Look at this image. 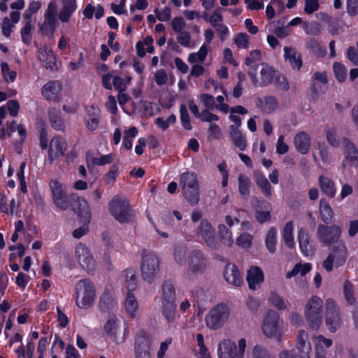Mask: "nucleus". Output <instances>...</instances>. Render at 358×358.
I'll return each instance as SVG.
<instances>
[{
    "mask_svg": "<svg viewBox=\"0 0 358 358\" xmlns=\"http://www.w3.org/2000/svg\"><path fill=\"white\" fill-rule=\"evenodd\" d=\"M141 272L143 280L152 283L160 272V260L152 250L144 249L141 254Z\"/></svg>",
    "mask_w": 358,
    "mask_h": 358,
    "instance_id": "obj_1",
    "label": "nucleus"
},
{
    "mask_svg": "<svg viewBox=\"0 0 358 358\" xmlns=\"http://www.w3.org/2000/svg\"><path fill=\"white\" fill-rule=\"evenodd\" d=\"M109 210L114 218L120 223H132L135 220L134 210L129 201L115 196L108 203Z\"/></svg>",
    "mask_w": 358,
    "mask_h": 358,
    "instance_id": "obj_2",
    "label": "nucleus"
},
{
    "mask_svg": "<svg viewBox=\"0 0 358 358\" xmlns=\"http://www.w3.org/2000/svg\"><path fill=\"white\" fill-rule=\"evenodd\" d=\"M323 301L317 296H313L304 308V316L310 328L317 330L322 322Z\"/></svg>",
    "mask_w": 358,
    "mask_h": 358,
    "instance_id": "obj_3",
    "label": "nucleus"
},
{
    "mask_svg": "<svg viewBox=\"0 0 358 358\" xmlns=\"http://www.w3.org/2000/svg\"><path fill=\"white\" fill-rule=\"evenodd\" d=\"M76 302L80 308H89L92 306L95 296V287L92 282L87 279L79 280L75 287Z\"/></svg>",
    "mask_w": 358,
    "mask_h": 358,
    "instance_id": "obj_4",
    "label": "nucleus"
},
{
    "mask_svg": "<svg viewBox=\"0 0 358 358\" xmlns=\"http://www.w3.org/2000/svg\"><path fill=\"white\" fill-rule=\"evenodd\" d=\"M275 73L272 66L266 63H261L252 66L248 75L255 86L264 87L272 83Z\"/></svg>",
    "mask_w": 358,
    "mask_h": 358,
    "instance_id": "obj_5",
    "label": "nucleus"
},
{
    "mask_svg": "<svg viewBox=\"0 0 358 358\" xmlns=\"http://www.w3.org/2000/svg\"><path fill=\"white\" fill-rule=\"evenodd\" d=\"M348 257V249L342 241L336 242L330 249L327 259L323 261L322 266L327 272L333 270L334 264L336 267L343 266Z\"/></svg>",
    "mask_w": 358,
    "mask_h": 358,
    "instance_id": "obj_6",
    "label": "nucleus"
},
{
    "mask_svg": "<svg viewBox=\"0 0 358 358\" xmlns=\"http://www.w3.org/2000/svg\"><path fill=\"white\" fill-rule=\"evenodd\" d=\"M229 315V307L224 303H220L211 309L206 315V325L211 329H218L227 321Z\"/></svg>",
    "mask_w": 358,
    "mask_h": 358,
    "instance_id": "obj_7",
    "label": "nucleus"
},
{
    "mask_svg": "<svg viewBox=\"0 0 358 358\" xmlns=\"http://www.w3.org/2000/svg\"><path fill=\"white\" fill-rule=\"evenodd\" d=\"M279 314L273 310H268L263 320L262 331L268 338H275L278 340L281 337Z\"/></svg>",
    "mask_w": 358,
    "mask_h": 358,
    "instance_id": "obj_8",
    "label": "nucleus"
},
{
    "mask_svg": "<svg viewBox=\"0 0 358 358\" xmlns=\"http://www.w3.org/2000/svg\"><path fill=\"white\" fill-rule=\"evenodd\" d=\"M196 234L201 237L206 246L211 250H217L220 248V245L215 236V230L206 219L201 220L196 229Z\"/></svg>",
    "mask_w": 358,
    "mask_h": 358,
    "instance_id": "obj_9",
    "label": "nucleus"
},
{
    "mask_svg": "<svg viewBox=\"0 0 358 358\" xmlns=\"http://www.w3.org/2000/svg\"><path fill=\"white\" fill-rule=\"evenodd\" d=\"M104 330L116 343H122L125 341L126 325L122 324L115 315L108 317L104 326Z\"/></svg>",
    "mask_w": 358,
    "mask_h": 358,
    "instance_id": "obj_10",
    "label": "nucleus"
},
{
    "mask_svg": "<svg viewBox=\"0 0 358 358\" xmlns=\"http://www.w3.org/2000/svg\"><path fill=\"white\" fill-rule=\"evenodd\" d=\"M325 323L331 332H336L342 324L339 308L331 299L326 301Z\"/></svg>",
    "mask_w": 358,
    "mask_h": 358,
    "instance_id": "obj_11",
    "label": "nucleus"
},
{
    "mask_svg": "<svg viewBox=\"0 0 358 358\" xmlns=\"http://www.w3.org/2000/svg\"><path fill=\"white\" fill-rule=\"evenodd\" d=\"M54 204L59 209L65 210L70 206L71 199L64 187L56 180L50 182Z\"/></svg>",
    "mask_w": 358,
    "mask_h": 358,
    "instance_id": "obj_12",
    "label": "nucleus"
},
{
    "mask_svg": "<svg viewBox=\"0 0 358 358\" xmlns=\"http://www.w3.org/2000/svg\"><path fill=\"white\" fill-rule=\"evenodd\" d=\"M207 266L208 259L201 250L194 249L191 251L188 256V267L192 274L203 273Z\"/></svg>",
    "mask_w": 358,
    "mask_h": 358,
    "instance_id": "obj_13",
    "label": "nucleus"
},
{
    "mask_svg": "<svg viewBox=\"0 0 358 358\" xmlns=\"http://www.w3.org/2000/svg\"><path fill=\"white\" fill-rule=\"evenodd\" d=\"M341 234V229L337 225L326 226L320 224L317 230V236L319 241L325 244L330 245L332 243L338 242Z\"/></svg>",
    "mask_w": 358,
    "mask_h": 358,
    "instance_id": "obj_14",
    "label": "nucleus"
},
{
    "mask_svg": "<svg viewBox=\"0 0 358 358\" xmlns=\"http://www.w3.org/2000/svg\"><path fill=\"white\" fill-rule=\"evenodd\" d=\"M151 338L144 331L141 330L136 336L135 340V357L136 358H150V348Z\"/></svg>",
    "mask_w": 358,
    "mask_h": 358,
    "instance_id": "obj_15",
    "label": "nucleus"
},
{
    "mask_svg": "<svg viewBox=\"0 0 358 358\" xmlns=\"http://www.w3.org/2000/svg\"><path fill=\"white\" fill-rule=\"evenodd\" d=\"M72 210L80 217H83L85 221L90 222L91 217L89 205L87 201L76 194H71L70 195Z\"/></svg>",
    "mask_w": 358,
    "mask_h": 358,
    "instance_id": "obj_16",
    "label": "nucleus"
},
{
    "mask_svg": "<svg viewBox=\"0 0 358 358\" xmlns=\"http://www.w3.org/2000/svg\"><path fill=\"white\" fill-rule=\"evenodd\" d=\"M76 253L78 261L84 270L88 273L94 271L95 262L90 251L87 248L80 244L76 247Z\"/></svg>",
    "mask_w": 358,
    "mask_h": 358,
    "instance_id": "obj_17",
    "label": "nucleus"
},
{
    "mask_svg": "<svg viewBox=\"0 0 358 358\" xmlns=\"http://www.w3.org/2000/svg\"><path fill=\"white\" fill-rule=\"evenodd\" d=\"M67 143L66 141L60 136H55L50 142L48 150V159L52 163L59 157L64 155L66 150Z\"/></svg>",
    "mask_w": 358,
    "mask_h": 358,
    "instance_id": "obj_18",
    "label": "nucleus"
},
{
    "mask_svg": "<svg viewBox=\"0 0 358 358\" xmlns=\"http://www.w3.org/2000/svg\"><path fill=\"white\" fill-rule=\"evenodd\" d=\"M343 143L344 144L345 159L343 162L342 168H345L346 162H348L352 166L358 168V150L348 138H344Z\"/></svg>",
    "mask_w": 358,
    "mask_h": 358,
    "instance_id": "obj_19",
    "label": "nucleus"
},
{
    "mask_svg": "<svg viewBox=\"0 0 358 358\" xmlns=\"http://www.w3.org/2000/svg\"><path fill=\"white\" fill-rule=\"evenodd\" d=\"M62 90V83L58 80H52L43 87L41 92L47 100L58 102Z\"/></svg>",
    "mask_w": 358,
    "mask_h": 358,
    "instance_id": "obj_20",
    "label": "nucleus"
},
{
    "mask_svg": "<svg viewBox=\"0 0 358 358\" xmlns=\"http://www.w3.org/2000/svg\"><path fill=\"white\" fill-rule=\"evenodd\" d=\"M224 278L228 284L239 287L243 283V278L237 266L234 264H227L224 271Z\"/></svg>",
    "mask_w": 358,
    "mask_h": 358,
    "instance_id": "obj_21",
    "label": "nucleus"
},
{
    "mask_svg": "<svg viewBox=\"0 0 358 358\" xmlns=\"http://www.w3.org/2000/svg\"><path fill=\"white\" fill-rule=\"evenodd\" d=\"M217 353L219 358H238L237 346L234 342L229 339L219 343Z\"/></svg>",
    "mask_w": 358,
    "mask_h": 358,
    "instance_id": "obj_22",
    "label": "nucleus"
},
{
    "mask_svg": "<svg viewBox=\"0 0 358 358\" xmlns=\"http://www.w3.org/2000/svg\"><path fill=\"white\" fill-rule=\"evenodd\" d=\"M296 348L298 349L300 358H309L311 351V345L308 341V334L304 330H300L297 336Z\"/></svg>",
    "mask_w": 358,
    "mask_h": 358,
    "instance_id": "obj_23",
    "label": "nucleus"
},
{
    "mask_svg": "<svg viewBox=\"0 0 358 358\" xmlns=\"http://www.w3.org/2000/svg\"><path fill=\"white\" fill-rule=\"evenodd\" d=\"M38 59L43 65L52 71L57 69L56 57L51 50L46 46L40 48L38 50Z\"/></svg>",
    "mask_w": 358,
    "mask_h": 358,
    "instance_id": "obj_24",
    "label": "nucleus"
},
{
    "mask_svg": "<svg viewBox=\"0 0 358 358\" xmlns=\"http://www.w3.org/2000/svg\"><path fill=\"white\" fill-rule=\"evenodd\" d=\"M85 124L90 131L96 130L100 122V110L99 108L92 106L87 110V115L85 118Z\"/></svg>",
    "mask_w": 358,
    "mask_h": 358,
    "instance_id": "obj_25",
    "label": "nucleus"
},
{
    "mask_svg": "<svg viewBox=\"0 0 358 358\" xmlns=\"http://www.w3.org/2000/svg\"><path fill=\"white\" fill-rule=\"evenodd\" d=\"M246 280L250 289L255 290L259 284L263 282L264 273L259 267L252 266L248 271Z\"/></svg>",
    "mask_w": 358,
    "mask_h": 358,
    "instance_id": "obj_26",
    "label": "nucleus"
},
{
    "mask_svg": "<svg viewBox=\"0 0 358 358\" xmlns=\"http://www.w3.org/2000/svg\"><path fill=\"white\" fill-rule=\"evenodd\" d=\"M76 8V0H62V8L58 14L59 20L62 22H69Z\"/></svg>",
    "mask_w": 358,
    "mask_h": 358,
    "instance_id": "obj_27",
    "label": "nucleus"
},
{
    "mask_svg": "<svg viewBox=\"0 0 358 358\" xmlns=\"http://www.w3.org/2000/svg\"><path fill=\"white\" fill-rule=\"evenodd\" d=\"M298 240L300 249L303 254L306 257L312 256L315 252V248L310 243L308 235L305 229L301 228L299 229Z\"/></svg>",
    "mask_w": 358,
    "mask_h": 358,
    "instance_id": "obj_28",
    "label": "nucleus"
},
{
    "mask_svg": "<svg viewBox=\"0 0 358 358\" xmlns=\"http://www.w3.org/2000/svg\"><path fill=\"white\" fill-rule=\"evenodd\" d=\"M294 143L297 151L301 154L308 153L310 147V138L304 131H300L294 138Z\"/></svg>",
    "mask_w": 358,
    "mask_h": 358,
    "instance_id": "obj_29",
    "label": "nucleus"
},
{
    "mask_svg": "<svg viewBox=\"0 0 358 358\" xmlns=\"http://www.w3.org/2000/svg\"><path fill=\"white\" fill-rule=\"evenodd\" d=\"M318 183L324 194L331 199L335 196L336 187L333 180L324 176H320L318 178Z\"/></svg>",
    "mask_w": 358,
    "mask_h": 358,
    "instance_id": "obj_30",
    "label": "nucleus"
},
{
    "mask_svg": "<svg viewBox=\"0 0 358 358\" xmlns=\"http://www.w3.org/2000/svg\"><path fill=\"white\" fill-rule=\"evenodd\" d=\"M229 132L234 145L240 150H245L247 147V140L240 129L235 127V125H231L229 127Z\"/></svg>",
    "mask_w": 358,
    "mask_h": 358,
    "instance_id": "obj_31",
    "label": "nucleus"
},
{
    "mask_svg": "<svg viewBox=\"0 0 358 358\" xmlns=\"http://www.w3.org/2000/svg\"><path fill=\"white\" fill-rule=\"evenodd\" d=\"M180 185L182 191L199 186L196 174L189 171L182 173L180 176Z\"/></svg>",
    "mask_w": 358,
    "mask_h": 358,
    "instance_id": "obj_32",
    "label": "nucleus"
},
{
    "mask_svg": "<svg viewBox=\"0 0 358 358\" xmlns=\"http://www.w3.org/2000/svg\"><path fill=\"white\" fill-rule=\"evenodd\" d=\"M285 58L288 60L291 66L294 69H299L302 66V59L301 55L296 50L291 47H285Z\"/></svg>",
    "mask_w": 358,
    "mask_h": 358,
    "instance_id": "obj_33",
    "label": "nucleus"
},
{
    "mask_svg": "<svg viewBox=\"0 0 358 358\" xmlns=\"http://www.w3.org/2000/svg\"><path fill=\"white\" fill-rule=\"evenodd\" d=\"M48 118L52 127L55 130L61 131L64 129V121L59 110L50 108L48 110Z\"/></svg>",
    "mask_w": 358,
    "mask_h": 358,
    "instance_id": "obj_34",
    "label": "nucleus"
},
{
    "mask_svg": "<svg viewBox=\"0 0 358 358\" xmlns=\"http://www.w3.org/2000/svg\"><path fill=\"white\" fill-rule=\"evenodd\" d=\"M254 179L264 195L266 197L271 196V186L264 175L261 172H255L254 173Z\"/></svg>",
    "mask_w": 358,
    "mask_h": 358,
    "instance_id": "obj_35",
    "label": "nucleus"
},
{
    "mask_svg": "<svg viewBox=\"0 0 358 358\" xmlns=\"http://www.w3.org/2000/svg\"><path fill=\"white\" fill-rule=\"evenodd\" d=\"M162 302H176V289L170 280H165L162 285Z\"/></svg>",
    "mask_w": 358,
    "mask_h": 358,
    "instance_id": "obj_36",
    "label": "nucleus"
},
{
    "mask_svg": "<svg viewBox=\"0 0 358 358\" xmlns=\"http://www.w3.org/2000/svg\"><path fill=\"white\" fill-rule=\"evenodd\" d=\"M123 276L124 278V285L128 290L131 292L137 288V277L136 271L133 268H127L123 271Z\"/></svg>",
    "mask_w": 358,
    "mask_h": 358,
    "instance_id": "obj_37",
    "label": "nucleus"
},
{
    "mask_svg": "<svg viewBox=\"0 0 358 358\" xmlns=\"http://www.w3.org/2000/svg\"><path fill=\"white\" fill-rule=\"evenodd\" d=\"M57 18L51 17H44V21L38 25L39 30L43 34L52 35L56 30Z\"/></svg>",
    "mask_w": 358,
    "mask_h": 358,
    "instance_id": "obj_38",
    "label": "nucleus"
},
{
    "mask_svg": "<svg viewBox=\"0 0 358 358\" xmlns=\"http://www.w3.org/2000/svg\"><path fill=\"white\" fill-rule=\"evenodd\" d=\"M320 211L322 220L329 224L331 222L334 216V211L325 199H321L320 201Z\"/></svg>",
    "mask_w": 358,
    "mask_h": 358,
    "instance_id": "obj_39",
    "label": "nucleus"
},
{
    "mask_svg": "<svg viewBox=\"0 0 358 358\" xmlns=\"http://www.w3.org/2000/svg\"><path fill=\"white\" fill-rule=\"evenodd\" d=\"M218 234L220 242L222 244L229 247L232 245L234 243L231 231L229 230L228 227L225 224H220L218 225Z\"/></svg>",
    "mask_w": 358,
    "mask_h": 358,
    "instance_id": "obj_40",
    "label": "nucleus"
},
{
    "mask_svg": "<svg viewBox=\"0 0 358 358\" xmlns=\"http://www.w3.org/2000/svg\"><path fill=\"white\" fill-rule=\"evenodd\" d=\"M187 201L191 206H196L199 201V186L182 191Z\"/></svg>",
    "mask_w": 358,
    "mask_h": 358,
    "instance_id": "obj_41",
    "label": "nucleus"
},
{
    "mask_svg": "<svg viewBox=\"0 0 358 358\" xmlns=\"http://www.w3.org/2000/svg\"><path fill=\"white\" fill-rule=\"evenodd\" d=\"M264 210L257 209L255 210V217L259 223H264L271 220V215L270 213L271 205L268 202L263 201Z\"/></svg>",
    "mask_w": 358,
    "mask_h": 358,
    "instance_id": "obj_42",
    "label": "nucleus"
},
{
    "mask_svg": "<svg viewBox=\"0 0 358 358\" xmlns=\"http://www.w3.org/2000/svg\"><path fill=\"white\" fill-rule=\"evenodd\" d=\"M187 246L183 243L177 244L173 248V258L177 264L182 265L185 262Z\"/></svg>",
    "mask_w": 358,
    "mask_h": 358,
    "instance_id": "obj_43",
    "label": "nucleus"
},
{
    "mask_svg": "<svg viewBox=\"0 0 358 358\" xmlns=\"http://www.w3.org/2000/svg\"><path fill=\"white\" fill-rule=\"evenodd\" d=\"M238 182L239 194L242 196L248 197L250 195V178L243 174H240L238 176Z\"/></svg>",
    "mask_w": 358,
    "mask_h": 358,
    "instance_id": "obj_44",
    "label": "nucleus"
},
{
    "mask_svg": "<svg viewBox=\"0 0 358 358\" xmlns=\"http://www.w3.org/2000/svg\"><path fill=\"white\" fill-rule=\"evenodd\" d=\"M162 314L167 322H173L176 316V302H162Z\"/></svg>",
    "mask_w": 358,
    "mask_h": 358,
    "instance_id": "obj_45",
    "label": "nucleus"
},
{
    "mask_svg": "<svg viewBox=\"0 0 358 358\" xmlns=\"http://www.w3.org/2000/svg\"><path fill=\"white\" fill-rule=\"evenodd\" d=\"M293 229V223L291 221L287 222L283 229V239L286 246L289 248H292L294 245Z\"/></svg>",
    "mask_w": 358,
    "mask_h": 358,
    "instance_id": "obj_46",
    "label": "nucleus"
},
{
    "mask_svg": "<svg viewBox=\"0 0 358 358\" xmlns=\"http://www.w3.org/2000/svg\"><path fill=\"white\" fill-rule=\"evenodd\" d=\"M124 306L126 311L129 314V315L131 317H134L135 313L138 309V305L135 296L131 292H128Z\"/></svg>",
    "mask_w": 358,
    "mask_h": 358,
    "instance_id": "obj_47",
    "label": "nucleus"
},
{
    "mask_svg": "<svg viewBox=\"0 0 358 358\" xmlns=\"http://www.w3.org/2000/svg\"><path fill=\"white\" fill-rule=\"evenodd\" d=\"M310 270L311 264L309 263L304 264H296L291 271L287 273L286 277L287 278H291L299 273H300L301 276H303Z\"/></svg>",
    "mask_w": 358,
    "mask_h": 358,
    "instance_id": "obj_48",
    "label": "nucleus"
},
{
    "mask_svg": "<svg viewBox=\"0 0 358 358\" xmlns=\"http://www.w3.org/2000/svg\"><path fill=\"white\" fill-rule=\"evenodd\" d=\"M343 294L349 305H353L356 303V299L354 294V286L349 280H346L344 282Z\"/></svg>",
    "mask_w": 358,
    "mask_h": 358,
    "instance_id": "obj_49",
    "label": "nucleus"
},
{
    "mask_svg": "<svg viewBox=\"0 0 358 358\" xmlns=\"http://www.w3.org/2000/svg\"><path fill=\"white\" fill-rule=\"evenodd\" d=\"M265 242L268 250L271 253H274L275 252V245L277 242L276 230L275 228L272 227L268 230Z\"/></svg>",
    "mask_w": 358,
    "mask_h": 358,
    "instance_id": "obj_50",
    "label": "nucleus"
},
{
    "mask_svg": "<svg viewBox=\"0 0 358 358\" xmlns=\"http://www.w3.org/2000/svg\"><path fill=\"white\" fill-rule=\"evenodd\" d=\"M208 53V48L205 45H203L199 51L196 53H191L188 57V62L190 64H195L198 61L202 62L205 60Z\"/></svg>",
    "mask_w": 358,
    "mask_h": 358,
    "instance_id": "obj_51",
    "label": "nucleus"
},
{
    "mask_svg": "<svg viewBox=\"0 0 358 358\" xmlns=\"http://www.w3.org/2000/svg\"><path fill=\"white\" fill-rule=\"evenodd\" d=\"M34 27L31 25V23L26 22L24 26L21 29L20 34L22 41L24 43L28 45L31 41V32Z\"/></svg>",
    "mask_w": 358,
    "mask_h": 358,
    "instance_id": "obj_52",
    "label": "nucleus"
},
{
    "mask_svg": "<svg viewBox=\"0 0 358 358\" xmlns=\"http://www.w3.org/2000/svg\"><path fill=\"white\" fill-rule=\"evenodd\" d=\"M1 71L5 81L13 82L17 76V73L14 71H10L9 66L6 62L1 63Z\"/></svg>",
    "mask_w": 358,
    "mask_h": 358,
    "instance_id": "obj_53",
    "label": "nucleus"
},
{
    "mask_svg": "<svg viewBox=\"0 0 358 358\" xmlns=\"http://www.w3.org/2000/svg\"><path fill=\"white\" fill-rule=\"evenodd\" d=\"M335 77L340 83L343 82L347 76V70L345 67L339 62H336L333 66Z\"/></svg>",
    "mask_w": 358,
    "mask_h": 358,
    "instance_id": "obj_54",
    "label": "nucleus"
},
{
    "mask_svg": "<svg viewBox=\"0 0 358 358\" xmlns=\"http://www.w3.org/2000/svg\"><path fill=\"white\" fill-rule=\"evenodd\" d=\"M180 120L183 127L186 130L192 129V125L189 120V115L185 105L182 104L180 108Z\"/></svg>",
    "mask_w": 358,
    "mask_h": 358,
    "instance_id": "obj_55",
    "label": "nucleus"
},
{
    "mask_svg": "<svg viewBox=\"0 0 358 358\" xmlns=\"http://www.w3.org/2000/svg\"><path fill=\"white\" fill-rule=\"evenodd\" d=\"M278 107L277 99L273 96H267L264 99L263 111L266 113L273 112Z\"/></svg>",
    "mask_w": 358,
    "mask_h": 358,
    "instance_id": "obj_56",
    "label": "nucleus"
},
{
    "mask_svg": "<svg viewBox=\"0 0 358 358\" xmlns=\"http://www.w3.org/2000/svg\"><path fill=\"white\" fill-rule=\"evenodd\" d=\"M253 358H275L268 351L261 345H256L252 350Z\"/></svg>",
    "mask_w": 358,
    "mask_h": 358,
    "instance_id": "obj_57",
    "label": "nucleus"
},
{
    "mask_svg": "<svg viewBox=\"0 0 358 358\" xmlns=\"http://www.w3.org/2000/svg\"><path fill=\"white\" fill-rule=\"evenodd\" d=\"M269 301L278 310H285L287 308V305L282 297L276 293H271Z\"/></svg>",
    "mask_w": 358,
    "mask_h": 358,
    "instance_id": "obj_58",
    "label": "nucleus"
},
{
    "mask_svg": "<svg viewBox=\"0 0 358 358\" xmlns=\"http://www.w3.org/2000/svg\"><path fill=\"white\" fill-rule=\"evenodd\" d=\"M200 99L203 103L206 109L213 110L215 107V101L213 96L203 93L200 95Z\"/></svg>",
    "mask_w": 358,
    "mask_h": 358,
    "instance_id": "obj_59",
    "label": "nucleus"
},
{
    "mask_svg": "<svg viewBox=\"0 0 358 358\" xmlns=\"http://www.w3.org/2000/svg\"><path fill=\"white\" fill-rule=\"evenodd\" d=\"M274 78H275V80H274L275 85L278 88L282 90H289L288 82L284 76L275 73Z\"/></svg>",
    "mask_w": 358,
    "mask_h": 358,
    "instance_id": "obj_60",
    "label": "nucleus"
},
{
    "mask_svg": "<svg viewBox=\"0 0 358 358\" xmlns=\"http://www.w3.org/2000/svg\"><path fill=\"white\" fill-rule=\"evenodd\" d=\"M252 236L248 233L241 234L236 240V243L238 245L243 248H248L250 247Z\"/></svg>",
    "mask_w": 358,
    "mask_h": 358,
    "instance_id": "obj_61",
    "label": "nucleus"
},
{
    "mask_svg": "<svg viewBox=\"0 0 358 358\" xmlns=\"http://www.w3.org/2000/svg\"><path fill=\"white\" fill-rule=\"evenodd\" d=\"M249 36L245 33H239L234 39V43L238 48L247 49L248 48Z\"/></svg>",
    "mask_w": 358,
    "mask_h": 358,
    "instance_id": "obj_62",
    "label": "nucleus"
},
{
    "mask_svg": "<svg viewBox=\"0 0 358 358\" xmlns=\"http://www.w3.org/2000/svg\"><path fill=\"white\" fill-rule=\"evenodd\" d=\"M185 22L181 17H174L171 22L172 29L176 33L183 31V29L185 27Z\"/></svg>",
    "mask_w": 358,
    "mask_h": 358,
    "instance_id": "obj_63",
    "label": "nucleus"
},
{
    "mask_svg": "<svg viewBox=\"0 0 358 358\" xmlns=\"http://www.w3.org/2000/svg\"><path fill=\"white\" fill-rule=\"evenodd\" d=\"M119 166L117 164H114L111 166L110 171L107 173L105 176V181L106 183L110 184L115 181L117 176Z\"/></svg>",
    "mask_w": 358,
    "mask_h": 358,
    "instance_id": "obj_64",
    "label": "nucleus"
}]
</instances>
